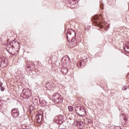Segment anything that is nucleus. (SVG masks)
Masks as SVG:
<instances>
[{
  "label": "nucleus",
  "mask_w": 129,
  "mask_h": 129,
  "mask_svg": "<svg viewBox=\"0 0 129 129\" xmlns=\"http://www.w3.org/2000/svg\"><path fill=\"white\" fill-rule=\"evenodd\" d=\"M53 121L57 122L58 124H62L64 121H65L64 116H63V115H59L58 116H56L53 119Z\"/></svg>",
  "instance_id": "7ed1b4c3"
},
{
  "label": "nucleus",
  "mask_w": 129,
  "mask_h": 129,
  "mask_svg": "<svg viewBox=\"0 0 129 129\" xmlns=\"http://www.w3.org/2000/svg\"><path fill=\"white\" fill-rule=\"evenodd\" d=\"M10 45H8L7 46V47H6V50L8 51V50H9V51H11L12 52H13V53H14L15 54H16V52H14V46H10Z\"/></svg>",
  "instance_id": "1a4fd4ad"
},
{
  "label": "nucleus",
  "mask_w": 129,
  "mask_h": 129,
  "mask_svg": "<svg viewBox=\"0 0 129 129\" xmlns=\"http://www.w3.org/2000/svg\"><path fill=\"white\" fill-rule=\"evenodd\" d=\"M91 119H86L85 120V124H88V123H91Z\"/></svg>",
  "instance_id": "2eb2a0df"
},
{
  "label": "nucleus",
  "mask_w": 129,
  "mask_h": 129,
  "mask_svg": "<svg viewBox=\"0 0 129 129\" xmlns=\"http://www.w3.org/2000/svg\"><path fill=\"white\" fill-rule=\"evenodd\" d=\"M75 111L82 117L86 116V110L83 107L76 105L75 107Z\"/></svg>",
  "instance_id": "f257e3e1"
},
{
  "label": "nucleus",
  "mask_w": 129,
  "mask_h": 129,
  "mask_svg": "<svg viewBox=\"0 0 129 129\" xmlns=\"http://www.w3.org/2000/svg\"><path fill=\"white\" fill-rule=\"evenodd\" d=\"M68 109L69 111H73V107L72 106H69Z\"/></svg>",
  "instance_id": "6ab92c4d"
},
{
  "label": "nucleus",
  "mask_w": 129,
  "mask_h": 129,
  "mask_svg": "<svg viewBox=\"0 0 129 129\" xmlns=\"http://www.w3.org/2000/svg\"><path fill=\"white\" fill-rule=\"evenodd\" d=\"M74 124L76 125V126H77V125L79 124V122H78V121H75L74 123Z\"/></svg>",
  "instance_id": "aec40b11"
},
{
  "label": "nucleus",
  "mask_w": 129,
  "mask_h": 129,
  "mask_svg": "<svg viewBox=\"0 0 129 129\" xmlns=\"http://www.w3.org/2000/svg\"><path fill=\"white\" fill-rule=\"evenodd\" d=\"M6 59L5 57L2 56L0 57V64H3V62Z\"/></svg>",
  "instance_id": "f3484780"
},
{
  "label": "nucleus",
  "mask_w": 129,
  "mask_h": 129,
  "mask_svg": "<svg viewBox=\"0 0 129 129\" xmlns=\"http://www.w3.org/2000/svg\"><path fill=\"white\" fill-rule=\"evenodd\" d=\"M61 61L62 62V63H63V64H64L65 65H66V64H68V63H70V58L68 57L67 56H64L62 58Z\"/></svg>",
  "instance_id": "0eeeda50"
},
{
  "label": "nucleus",
  "mask_w": 129,
  "mask_h": 129,
  "mask_svg": "<svg viewBox=\"0 0 129 129\" xmlns=\"http://www.w3.org/2000/svg\"><path fill=\"white\" fill-rule=\"evenodd\" d=\"M35 118L38 123L40 122H42V120H43V115L41 114L40 113H38L36 114Z\"/></svg>",
  "instance_id": "423d86ee"
},
{
  "label": "nucleus",
  "mask_w": 129,
  "mask_h": 129,
  "mask_svg": "<svg viewBox=\"0 0 129 129\" xmlns=\"http://www.w3.org/2000/svg\"><path fill=\"white\" fill-rule=\"evenodd\" d=\"M120 116H121L122 117V116H123V117H124L123 119L121 120L122 124H125L126 123L127 118H126L125 117V115H124V114H121Z\"/></svg>",
  "instance_id": "6e6552de"
},
{
  "label": "nucleus",
  "mask_w": 129,
  "mask_h": 129,
  "mask_svg": "<svg viewBox=\"0 0 129 129\" xmlns=\"http://www.w3.org/2000/svg\"><path fill=\"white\" fill-rule=\"evenodd\" d=\"M21 96L22 97H23V98H27V95H26V94L24 95V93H22L21 94Z\"/></svg>",
  "instance_id": "a211bd4d"
},
{
  "label": "nucleus",
  "mask_w": 129,
  "mask_h": 129,
  "mask_svg": "<svg viewBox=\"0 0 129 129\" xmlns=\"http://www.w3.org/2000/svg\"><path fill=\"white\" fill-rule=\"evenodd\" d=\"M45 87L48 89V90H52L53 87L52 86V85L50 84V83H47Z\"/></svg>",
  "instance_id": "9b49d317"
},
{
  "label": "nucleus",
  "mask_w": 129,
  "mask_h": 129,
  "mask_svg": "<svg viewBox=\"0 0 129 129\" xmlns=\"http://www.w3.org/2000/svg\"><path fill=\"white\" fill-rule=\"evenodd\" d=\"M35 101H36V102L37 103H38V100H37V99H35Z\"/></svg>",
  "instance_id": "a878e982"
},
{
  "label": "nucleus",
  "mask_w": 129,
  "mask_h": 129,
  "mask_svg": "<svg viewBox=\"0 0 129 129\" xmlns=\"http://www.w3.org/2000/svg\"><path fill=\"white\" fill-rule=\"evenodd\" d=\"M61 72L63 74V75H66L67 73H68V69L66 68H62L61 70Z\"/></svg>",
  "instance_id": "9d476101"
},
{
  "label": "nucleus",
  "mask_w": 129,
  "mask_h": 129,
  "mask_svg": "<svg viewBox=\"0 0 129 129\" xmlns=\"http://www.w3.org/2000/svg\"><path fill=\"white\" fill-rule=\"evenodd\" d=\"M2 65H3V66H4V67H7V65H8V59H7V58H6L3 61V62H2V63H1Z\"/></svg>",
  "instance_id": "f8f14e48"
},
{
  "label": "nucleus",
  "mask_w": 129,
  "mask_h": 129,
  "mask_svg": "<svg viewBox=\"0 0 129 129\" xmlns=\"http://www.w3.org/2000/svg\"><path fill=\"white\" fill-rule=\"evenodd\" d=\"M62 102V98H58L54 100L55 103H59Z\"/></svg>",
  "instance_id": "ddd939ff"
},
{
  "label": "nucleus",
  "mask_w": 129,
  "mask_h": 129,
  "mask_svg": "<svg viewBox=\"0 0 129 129\" xmlns=\"http://www.w3.org/2000/svg\"><path fill=\"white\" fill-rule=\"evenodd\" d=\"M9 46H12V47H14V49H16V52L18 53L20 51V43L19 42H17L16 40H14L12 41H11L9 43Z\"/></svg>",
  "instance_id": "20e7f679"
},
{
  "label": "nucleus",
  "mask_w": 129,
  "mask_h": 129,
  "mask_svg": "<svg viewBox=\"0 0 129 129\" xmlns=\"http://www.w3.org/2000/svg\"><path fill=\"white\" fill-rule=\"evenodd\" d=\"M96 23L97 26H98V27H100V28H103V25H102V23H101V22H99V24L98 22L96 21Z\"/></svg>",
  "instance_id": "dca6fc26"
},
{
  "label": "nucleus",
  "mask_w": 129,
  "mask_h": 129,
  "mask_svg": "<svg viewBox=\"0 0 129 129\" xmlns=\"http://www.w3.org/2000/svg\"><path fill=\"white\" fill-rule=\"evenodd\" d=\"M126 49H127L128 52H129V43L128 44V45H126Z\"/></svg>",
  "instance_id": "b1692460"
},
{
  "label": "nucleus",
  "mask_w": 129,
  "mask_h": 129,
  "mask_svg": "<svg viewBox=\"0 0 129 129\" xmlns=\"http://www.w3.org/2000/svg\"><path fill=\"white\" fill-rule=\"evenodd\" d=\"M75 36H76V33L74 30L72 29L69 30L67 33V38L68 42H70V41L71 43L75 42V40H76Z\"/></svg>",
  "instance_id": "f03ea898"
},
{
  "label": "nucleus",
  "mask_w": 129,
  "mask_h": 129,
  "mask_svg": "<svg viewBox=\"0 0 129 129\" xmlns=\"http://www.w3.org/2000/svg\"><path fill=\"white\" fill-rule=\"evenodd\" d=\"M55 95H53L52 96V98H55Z\"/></svg>",
  "instance_id": "bb28decb"
},
{
  "label": "nucleus",
  "mask_w": 129,
  "mask_h": 129,
  "mask_svg": "<svg viewBox=\"0 0 129 129\" xmlns=\"http://www.w3.org/2000/svg\"><path fill=\"white\" fill-rule=\"evenodd\" d=\"M99 19V17H98V16H96L94 17V20L95 21H96L97 20H98Z\"/></svg>",
  "instance_id": "412c9836"
},
{
  "label": "nucleus",
  "mask_w": 129,
  "mask_h": 129,
  "mask_svg": "<svg viewBox=\"0 0 129 129\" xmlns=\"http://www.w3.org/2000/svg\"><path fill=\"white\" fill-rule=\"evenodd\" d=\"M26 92V90H23V92Z\"/></svg>",
  "instance_id": "cd10ccee"
},
{
  "label": "nucleus",
  "mask_w": 129,
  "mask_h": 129,
  "mask_svg": "<svg viewBox=\"0 0 129 129\" xmlns=\"http://www.w3.org/2000/svg\"><path fill=\"white\" fill-rule=\"evenodd\" d=\"M1 91H5V88L3 87H1Z\"/></svg>",
  "instance_id": "5701e85b"
},
{
  "label": "nucleus",
  "mask_w": 129,
  "mask_h": 129,
  "mask_svg": "<svg viewBox=\"0 0 129 129\" xmlns=\"http://www.w3.org/2000/svg\"><path fill=\"white\" fill-rule=\"evenodd\" d=\"M84 62L83 60H79L77 62L78 67L79 68L80 67H82V62Z\"/></svg>",
  "instance_id": "4468645a"
},
{
  "label": "nucleus",
  "mask_w": 129,
  "mask_h": 129,
  "mask_svg": "<svg viewBox=\"0 0 129 129\" xmlns=\"http://www.w3.org/2000/svg\"><path fill=\"white\" fill-rule=\"evenodd\" d=\"M11 113L14 118H17V117H19L20 115V111H19V109L15 108L12 109Z\"/></svg>",
  "instance_id": "39448f33"
},
{
  "label": "nucleus",
  "mask_w": 129,
  "mask_h": 129,
  "mask_svg": "<svg viewBox=\"0 0 129 129\" xmlns=\"http://www.w3.org/2000/svg\"><path fill=\"white\" fill-rule=\"evenodd\" d=\"M122 90H126L127 89V86H124L122 88Z\"/></svg>",
  "instance_id": "4be33fe9"
},
{
  "label": "nucleus",
  "mask_w": 129,
  "mask_h": 129,
  "mask_svg": "<svg viewBox=\"0 0 129 129\" xmlns=\"http://www.w3.org/2000/svg\"><path fill=\"white\" fill-rule=\"evenodd\" d=\"M127 76H128V75H127L126 77H127Z\"/></svg>",
  "instance_id": "c85d7f7f"
},
{
  "label": "nucleus",
  "mask_w": 129,
  "mask_h": 129,
  "mask_svg": "<svg viewBox=\"0 0 129 129\" xmlns=\"http://www.w3.org/2000/svg\"><path fill=\"white\" fill-rule=\"evenodd\" d=\"M2 86H3V83L0 82V87H2Z\"/></svg>",
  "instance_id": "393cba45"
}]
</instances>
